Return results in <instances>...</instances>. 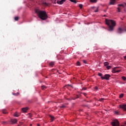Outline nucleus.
I'll use <instances>...</instances> for the list:
<instances>
[{
	"instance_id": "nucleus-43",
	"label": "nucleus",
	"mask_w": 126,
	"mask_h": 126,
	"mask_svg": "<svg viewBox=\"0 0 126 126\" xmlns=\"http://www.w3.org/2000/svg\"><path fill=\"white\" fill-rule=\"evenodd\" d=\"M124 59H125V60H126V56L124 57Z\"/></svg>"
},
{
	"instance_id": "nucleus-22",
	"label": "nucleus",
	"mask_w": 126,
	"mask_h": 126,
	"mask_svg": "<svg viewBox=\"0 0 126 126\" xmlns=\"http://www.w3.org/2000/svg\"><path fill=\"white\" fill-rule=\"evenodd\" d=\"M41 88H42V90H45V89H46V88H47V87H46V86H41Z\"/></svg>"
},
{
	"instance_id": "nucleus-36",
	"label": "nucleus",
	"mask_w": 126,
	"mask_h": 126,
	"mask_svg": "<svg viewBox=\"0 0 126 126\" xmlns=\"http://www.w3.org/2000/svg\"><path fill=\"white\" fill-rule=\"evenodd\" d=\"M115 113L117 114V115H119V112L118 111H115Z\"/></svg>"
},
{
	"instance_id": "nucleus-14",
	"label": "nucleus",
	"mask_w": 126,
	"mask_h": 126,
	"mask_svg": "<svg viewBox=\"0 0 126 126\" xmlns=\"http://www.w3.org/2000/svg\"><path fill=\"white\" fill-rule=\"evenodd\" d=\"M55 65V62H51L49 63V66H54V65Z\"/></svg>"
},
{
	"instance_id": "nucleus-28",
	"label": "nucleus",
	"mask_w": 126,
	"mask_h": 126,
	"mask_svg": "<svg viewBox=\"0 0 126 126\" xmlns=\"http://www.w3.org/2000/svg\"><path fill=\"white\" fill-rule=\"evenodd\" d=\"M124 97V94H121L120 95H119V98H123Z\"/></svg>"
},
{
	"instance_id": "nucleus-19",
	"label": "nucleus",
	"mask_w": 126,
	"mask_h": 126,
	"mask_svg": "<svg viewBox=\"0 0 126 126\" xmlns=\"http://www.w3.org/2000/svg\"><path fill=\"white\" fill-rule=\"evenodd\" d=\"M2 113H3V114H7V111L5 109H3Z\"/></svg>"
},
{
	"instance_id": "nucleus-15",
	"label": "nucleus",
	"mask_w": 126,
	"mask_h": 126,
	"mask_svg": "<svg viewBox=\"0 0 126 126\" xmlns=\"http://www.w3.org/2000/svg\"><path fill=\"white\" fill-rule=\"evenodd\" d=\"M41 4L43 5L44 6H48V3L46 2H42L41 3Z\"/></svg>"
},
{
	"instance_id": "nucleus-27",
	"label": "nucleus",
	"mask_w": 126,
	"mask_h": 126,
	"mask_svg": "<svg viewBox=\"0 0 126 126\" xmlns=\"http://www.w3.org/2000/svg\"><path fill=\"white\" fill-rule=\"evenodd\" d=\"M104 100H105L104 98H100L98 101H100V102H103V101H104Z\"/></svg>"
},
{
	"instance_id": "nucleus-41",
	"label": "nucleus",
	"mask_w": 126,
	"mask_h": 126,
	"mask_svg": "<svg viewBox=\"0 0 126 126\" xmlns=\"http://www.w3.org/2000/svg\"><path fill=\"white\" fill-rule=\"evenodd\" d=\"M61 108H64V106H61Z\"/></svg>"
},
{
	"instance_id": "nucleus-17",
	"label": "nucleus",
	"mask_w": 126,
	"mask_h": 126,
	"mask_svg": "<svg viewBox=\"0 0 126 126\" xmlns=\"http://www.w3.org/2000/svg\"><path fill=\"white\" fill-rule=\"evenodd\" d=\"M49 117H50V118L51 119V122H53L54 120H55V117H54V116H53L52 115H50Z\"/></svg>"
},
{
	"instance_id": "nucleus-10",
	"label": "nucleus",
	"mask_w": 126,
	"mask_h": 126,
	"mask_svg": "<svg viewBox=\"0 0 126 126\" xmlns=\"http://www.w3.org/2000/svg\"><path fill=\"white\" fill-rule=\"evenodd\" d=\"M10 122L11 124L13 125V124H16L17 123V120L16 119H11Z\"/></svg>"
},
{
	"instance_id": "nucleus-38",
	"label": "nucleus",
	"mask_w": 126,
	"mask_h": 126,
	"mask_svg": "<svg viewBox=\"0 0 126 126\" xmlns=\"http://www.w3.org/2000/svg\"><path fill=\"white\" fill-rule=\"evenodd\" d=\"M83 62L84 63H86V60H83Z\"/></svg>"
},
{
	"instance_id": "nucleus-16",
	"label": "nucleus",
	"mask_w": 126,
	"mask_h": 126,
	"mask_svg": "<svg viewBox=\"0 0 126 126\" xmlns=\"http://www.w3.org/2000/svg\"><path fill=\"white\" fill-rule=\"evenodd\" d=\"M78 98H79V95H77L76 96L74 97H72L71 99H72V100H75L76 99H78Z\"/></svg>"
},
{
	"instance_id": "nucleus-29",
	"label": "nucleus",
	"mask_w": 126,
	"mask_h": 126,
	"mask_svg": "<svg viewBox=\"0 0 126 126\" xmlns=\"http://www.w3.org/2000/svg\"><path fill=\"white\" fill-rule=\"evenodd\" d=\"M80 8H82L83 6V5H82V4H80L79 5Z\"/></svg>"
},
{
	"instance_id": "nucleus-49",
	"label": "nucleus",
	"mask_w": 126,
	"mask_h": 126,
	"mask_svg": "<svg viewBox=\"0 0 126 126\" xmlns=\"http://www.w3.org/2000/svg\"><path fill=\"white\" fill-rule=\"evenodd\" d=\"M125 31L126 32V29L125 30Z\"/></svg>"
},
{
	"instance_id": "nucleus-12",
	"label": "nucleus",
	"mask_w": 126,
	"mask_h": 126,
	"mask_svg": "<svg viewBox=\"0 0 126 126\" xmlns=\"http://www.w3.org/2000/svg\"><path fill=\"white\" fill-rule=\"evenodd\" d=\"M39 18L42 20H46L48 18V16H39Z\"/></svg>"
},
{
	"instance_id": "nucleus-34",
	"label": "nucleus",
	"mask_w": 126,
	"mask_h": 126,
	"mask_svg": "<svg viewBox=\"0 0 126 126\" xmlns=\"http://www.w3.org/2000/svg\"><path fill=\"white\" fill-rule=\"evenodd\" d=\"M77 65H80V62L79 61L77 62Z\"/></svg>"
},
{
	"instance_id": "nucleus-7",
	"label": "nucleus",
	"mask_w": 126,
	"mask_h": 126,
	"mask_svg": "<svg viewBox=\"0 0 126 126\" xmlns=\"http://www.w3.org/2000/svg\"><path fill=\"white\" fill-rule=\"evenodd\" d=\"M92 8L94 12H98V10L99 9V7H92Z\"/></svg>"
},
{
	"instance_id": "nucleus-9",
	"label": "nucleus",
	"mask_w": 126,
	"mask_h": 126,
	"mask_svg": "<svg viewBox=\"0 0 126 126\" xmlns=\"http://www.w3.org/2000/svg\"><path fill=\"white\" fill-rule=\"evenodd\" d=\"M28 107H24L22 108V111L24 112V113H26V112H27V111H28Z\"/></svg>"
},
{
	"instance_id": "nucleus-5",
	"label": "nucleus",
	"mask_w": 126,
	"mask_h": 126,
	"mask_svg": "<svg viewBox=\"0 0 126 126\" xmlns=\"http://www.w3.org/2000/svg\"><path fill=\"white\" fill-rule=\"evenodd\" d=\"M119 7L117 8L118 12H121V10H122V7L124 8V5L123 4H119L118 5Z\"/></svg>"
},
{
	"instance_id": "nucleus-45",
	"label": "nucleus",
	"mask_w": 126,
	"mask_h": 126,
	"mask_svg": "<svg viewBox=\"0 0 126 126\" xmlns=\"http://www.w3.org/2000/svg\"><path fill=\"white\" fill-rule=\"evenodd\" d=\"M37 126H40V125L38 124Z\"/></svg>"
},
{
	"instance_id": "nucleus-18",
	"label": "nucleus",
	"mask_w": 126,
	"mask_h": 126,
	"mask_svg": "<svg viewBox=\"0 0 126 126\" xmlns=\"http://www.w3.org/2000/svg\"><path fill=\"white\" fill-rule=\"evenodd\" d=\"M108 65H109V62H104V66H108Z\"/></svg>"
},
{
	"instance_id": "nucleus-1",
	"label": "nucleus",
	"mask_w": 126,
	"mask_h": 126,
	"mask_svg": "<svg viewBox=\"0 0 126 126\" xmlns=\"http://www.w3.org/2000/svg\"><path fill=\"white\" fill-rule=\"evenodd\" d=\"M105 23L108 25L110 31H113L114 30V28L116 26V22L112 20L105 19Z\"/></svg>"
},
{
	"instance_id": "nucleus-48",
	"label": "nucleus",
	"mask_w": 126,
	"mask_h": 126,
	"mask_svg": "<svg viewBox=\"0 0 126 126\" xmlns=\"http://www.w3.org/2000/svg\"><path fill=\"white\" fill-rule=\"evenodd\" d=\"M18 126H20V125H18Z\"/></svg>"
},
{
	"instance_id": "nucleus-46",
	"label": "nucleus",
	"mask_w": 126,
	"mask_h": 126,
	"mask_svg": "<svg viewBox=\"0 0 126 126\" xmlns=\"http://www.w3.org/2000/svg\"><path fill=\"white\" fill-rule=\"evenodd\" d=\"M103 16H106V15H104Z\"/></svg>"
},
{
	"instance_id": "nucleus-3",
	"label": "nucleus",
	"mask_w": 126,
	"mask_h": 126,
	"mask_svg": "<svg viewBox=\"0 0 126 126\" xmlns=\"http://www.w3.org/2000/svg\"><path fill=\"white\" fill-rule=\"evenodd\" d=\"M110 77H111V75L105 74L103 77H101V79H102V80H104V79H105L106 80H109L110 79Z\"/></svg>"
},
{
	"instance_id": "nucleus-11",
	"label": "nucleus",
	"mask_w": 126,
	"mask_h": 126,
	"mask_svg": "<svg viewBox=\"0 0 126 126\" xmlns=\"http://www.w3.org/2000/svg\"><path fill=\"white\" fill-rule=\"evenodd\" d=\"M65 0H61L60 1L58 0L57 3L58 4H63L64 2V1H65Z\"/></svg>"
},
{
	"instance_id": "nucleus-32",
	"label": "nucleus",
	"mask_w": 126,
	"mask_h": 126,
	"mask_svg": "<svg viewBox=\"0 0 126 126\" xmlns=\"http://www.w3.org/2000/svg\"><path fill=\"white\" fill-rule=\"evenodd\" d=\"M94 89L95 91H97V90H98V87H95L94 88Z\"/></svg>"
},
{
	"instance_id": "nucleus-31",
	"label": "nucleus",
	"mask_w": 126,
	"mask_h": 126,
	"mask_svg": "<svg viewBox=\"0 0 126 126\" xmlns=\"http://www.w3.org/2000/svg\"><path fill=\"white\" fill-rule=\"evenodd\" d=\"M14 116L18 117L19 116V115H18V114H17V113H15L14 114Z\"/></svg>"
},
{
	"instance_id": "nucleus-42",
	"label": "nucleus",
	"mask_w": 126,
	"mask_h": 126,
	"mask_svg": "<svg viewBox=\"0 0 126 126\" xmlns=\"http://www.w3.org/2000/svg\"><path fill=\"white\" fill-rule=\"evenodd\" d=\"M29 115H30V117H32V115H31V113H29Z\"/></svg>"
},
{
	"instance_id": "nucleus-44",
	"label": "nucleus",
	"mask_w": 126,
	"mask_h": 126,
	"mask_svg": "<svg viewBox=\"0 0 126 126\" xmlns=\"http://www.w3.org/2000/svg\"><path fill=\"white\" fill-rule=\"evenodd\" d=\"M58 60H59V61H60V57H58Z\"/></svg>"
},
{
	"instance_id": "nucleus-23",
	"label": "nucleus",
	"mask_w": 126,
	"mask_h": 126,
	"mask_svg": "<svg viewBox=\"0 0 126 126\" xmlns=\"http://www.w3.org/2000/svg\"><path fill=\"white\" fill-rule=\"evenodd\" d=\"M18 19H19V18L18 17H15L14 18V20H15V21H18Z\"/></svg>"
},
{
	"instance_id": "nucleus-20",
	"label": "nucleus",
	"mask_w": 126,
	"mask_h": 126,
	"mask_svg": "<svg viewBox=\"0 0 126 126\" xmlns=\"http://www.w3.org/2000/svg\"><path fill=\"white\" fill-rule=\"evenodd\" d=\"M98 76H100L101 78H102V77H104V76H102L103 74L101 73H98Z\"/></svg>"
},
{
	"instance_id": "nucleus-35",
	"label": "nucleus",
	"mask_w": 126,
	"mask_h": 126,
	"mask_svg": "<svg viewBox=\"0 0 126 126\" xmlns=\"http://www.w3.org/2000/svg\"><path fill=\"white\" fill-rule=\"evenodd\" d=\"M82 94H83V95H84V96H86V95H87V94L85 93H83Z\"/></svg>"
},
{
	"instance_id": "nucleus-6",
	"label": "nucleus",
	"mask_w": 126,
	"mask_h": 126,
	"mask_svg": "<svg viewBox=\"0 0 126 126\" xmlns=\"http://www.w3.org/2000/svg\"><path fill=\"white\" fill-rule=\"evenodd\" d=\"M119 108L123 109L124 111H126V104L120 105Z\"/></svg>"
},
{
	"instance_id": "nucleus-39",
	"label": "nucleus",
	"mask_w": 126,
	"mask_h": 126,
	"mask_svg": "<svg viewBox=\"0 0 126 126\" xmlns=\"http://www.w3.org/2000/svg\"><path fill=\"white\" fill-rule=\"evenodd\" d=\"M68 86H70V87L73 88V87H72V86H71V85H68Z\"/></svg>"
},
{
	"instance_id": "nucleus-4",
	"label": "nucleus",
	"mask_w": 126,
	"mask_h": 126,
	"mask_svg": "<svg viewBox=\"0 0 126 126\" xmlns=\"http://www.w3.org/2000/svg\"><path fill=\"white\" fill-rule=\"evenodd\" d=\"M119 68H120V67H114L112 70V72L113 73H116V72H120L121 70H119Z\"/></svg>"
},
{
	"instance_id": "nucleus-47",
	"label": "nucleus",
	"mask_w": 126,
	"mask_h": 126,
	"mask_svg": "<svg viewBox=\"0 0 126 126\" xmlns=\"http://www.w3.org/2000/svg\"><path fill=\"white\" fill-rule=\"evenodd\" d=\"M30 126H32V124H31Z\"/></svg>"
},
{
	"instance_id": "nucleus-13",
	"label": "nucleus",
	"mask_w": 126,
	"mask_h": 126,
	"mask_svg": "<svg viewBox=\"0 0 126 126\" xmlns=\"http://www.w3.org/2000/svg\"><path fill=\"white\" fill-rule=\"evenodd\" d=\"M115 2H116V0H110L109 4L114 5V4H115Z\"/></svg>"
},
{
	"instance_id": "nucleus-24",
	"label": "nucleus",
	"mask_w": 126,
	"mask_h": 126,
	"mask_svg": "<svg viewBox=\"0 0 126 126\" xmlns=\"http://www.w3.org/2000/svg\"><path fill=\"white\" fill-rule=\"evenodd\" d=\"M91 2H97V0H90Z\"/></svg>"
},
{
	"instance_id": "nucleus-40",
	"label": "nucleus",
	"mask_w": 126,
	"mask_h": 126,
	"mask_svg": "<svg viewBox=\"0 0 126 126\" xmlns=\"http://www.w3.org/2000/svg\"><path fill=\"white\" fill-rule=\"evenodd\" d=\"M23 124V123H20V126H22Z\"/></svg>"
},
{
	"instance_id": "nucleus-33",
	"label": "nucleus",
	"mask_w": 126,
	"mask_h": 126,
	"mask_svg": "<svg viewBox=\"0 0 126 126\" xmlns=\"http://www.w3.org/2000/svg\"><path fill=\"white\" fill-rule=\"evenodd\" d=\"M2 124H3V125H6V124H7V122L3 121V122H2Z\"/></svg>"
},
{
	"instance_id": "nucleus-26",
	"label": "nucleus",
	"mask_w": 126,
	"mask_h": 126,
	"mask_svg": "<svg viewBox=\"0 0 126 126\" xmlns=\"http://www.w3.org/2000/svg\"><path fill=\"white\" fill-rule=\"evenodd\" d=\"M111 67H112V66L109 65L106 66V68H107V69H110V68H111Z\"/></svg>"
},
{
	"instance_id": "nucleus-21",
	"label": "nucleus",
	"mask_w": 126,
	"mask_h": 126,
	"mask_svg": "<svg viewBox=\"0 0 126 126\" xmlns=\"http://www.w3.org/2000/svg\"><path fill=\"white\" fill-rule=\"evenodd\" d=\"M12 94L14 96H18V95H19V93L18 92L17 93H13Z\"/></svg>"
},
{
	"instance_id": "nucleus-37",
	"label": "nucleus",
	"mask_w": 126,
	"mask_h": 126,
	"mask_svg": "<svg viewBox=\"0 0 126 126\" xmlns=\"http://www.w3.org/2000/svg\"><path fill=\"white\" fill-rule=\"evenodd\" d=\"M86 89H87V88H82V90H86Z\"/></svg>"
},
{
	"instance_id": "nucleus-2",
	"label": "nucleus",
	"mask_w": 126,
	"mask_h": 126,
	"mask_svg": "<svg viewBox=\"0 0 126 126\" xmlns=\"http://www.w3.org/2000/svg\"><path fill=\"white\" fill-rule=\"evenodd\" d=\"M34 11L38 16H48L47 13L45 11H41L39 9L36 8L34 10Z\"/></svg>"
},
{
	"instance_id": "nucleus-8",
	"label": "nucleus",
	"mask_w": 126,
	"mask_h": 126,
	"mask_svg": "<svg viewBox=\"0 0 126 126\" xmlns=\"http://www.w3.org/2000/svg\"><path fill=\"white\" fill-rule=\"evenodd\" d=\"M124 32V30L122 29L121 27L119 28L117 30V32L119 33V34H122L123 32Z\"/></svg>"
},
{
	"instance_id": "nucleus-25",
	"label": "nucleus",
	"mask_w": 126,
	"mask_h": 126,
	"mask_svg": "<svg viewBox=\"0 0 126 126\" xmlns=\"http://www.w3.org/2000/svg\"><path fill=\"white\" fill-rule=\"evenodd\" d=\"M70 1H71V2H74V3H76V0H69Z\"/></svg>"
},
{
	"instance_id": "nucleus-30",
	"label": "nucleus",
	"mask_w": 126,
	"mask_h": 126,
	"mask_svg": "<svg viewBox=\"0 0 126 126\" xmlns=\"http://www.w3.org/2000/svg\"><path fill=\"white\" fill-rule=\"evenodd\" d=\"M122 79H123V80H125V81L126 80V77H125V76L122 77Z\"/></svg>"
}]
</instances>
